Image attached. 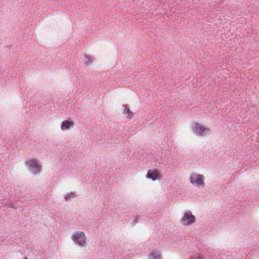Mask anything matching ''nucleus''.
<instances>
[{"instance_id":"obj_1","label":"nucleus","mask_w":259,"mask_h":259,"mask_svg":"<svg viewBox=\"0 0 259 259\" xmlns=\"http://www.w3.org/2000/svg\"><path fill=\"white\" fill-rule=\"evenodd\" d=\"M204 177L203 175L200 174H192L190 178V182L192 185L198 187H204Z\"/></svg>"},{"instance_id":"obj_2","label":"nucleus","mask_w":259,"mask_h":259,"mask_svg":"<svg viewBox=\"0 0 259 259\" xmlns=\"http://www.w3.org/2000/svg\"><path fill=\"white\" fill-rule=\"evenodd\" d=\"M72 240L78 245L83 246L86 245L87 237L85 234L83 232H76L72 236Z\"/></svg>"},{"instance_id":"obj_3","label":"nucleus","mask_w":259,"mask_h":259,"mask_svg":"<svg viewBox=\"0 0 259 259\" xmlns=\"http://www.w3.org/2000/svg\"><path fill=\"white\" fill-rule=\"evenodd\" d=\"M25 163L34 174L39 172L41 170V165L39 164L38 160L36 159H28Z\"/></svg>"},{"instance_id":"obj_4","label":"nucleus","mask_w":259,"mask_h":259,"mask_svg":"<svg viewBox=\"0 0 259 259\" xmlns=\"http://www.w3.org/2000/svg\"><path fill=\"white\" fill-rule=\"evenodd\" d=\"M183 225L185 226L191 225L196 222L195 217L190 211L185 212L181 219Z\"/></svg>"},{"instance_id":"obj_5","label":"nucleus","mask_w":259,"mask_h":259,"mask_svg":"<svg viewBox=\"0 0 259 259\" xmlns=\"http://www.w3.org/2000/svg\"><path fill=\"white\" fill-rule=\"evenodd\" d=\"M192 126L193 127V131L200 135H203L210 132L209 128L205 127L200 123H193Z\"/></svg>"},{"instance_id":"obj_6","label":"nucleus","mask_w":259,"mask_h":259,"mask_svg":"<svg viewBox=\"0 0 259 259\" xmlns=\"http://www.w3.org/2000/svg\"><path fill=\"white\" fill-rule=\"evenodd\" d=\"M147 177L154 181L160 179L161 175L159 170L155 168L148 171Z\"/></svg>"},{"instance_id":"obj_7","label":"nucleus","mask_w":259,"mask_h":259,"mask_svg":"<svg viewBox=\"0 0 259 259\" xmlns=\"http://www.w3.org/2000/svg\"><path fill=\"white\" fill-rule=\"evenodd\" d=\"M73 125L74 123L73 122L68 120H64L62 123L61 128L63 131H65L73 126Z\"/></svg>"},{"instance_id":"obj_8","label":"nucleus","mask_w":259,"mask_h":259,"mask_svg":"<svg viewBox=\"0 0 259 259\" xmlns=\"http://www.w3.org/2000/svg\"><path fill=\"white\" fill-rule=\"evenodd\" d=\"M149 259H161V255L159 251H154L151 253Z\"/></svg>"},{"instance_id":"obj_9","label":"nucleus","mask_w":259,"mask_h":259,"mask_svg":"<svg viewBox=\"0 0 259 259\" xmlns=\"http://www.w3.org/2000/svg\"><path fill=\"white\" fill-rule=\"evenodd\" d=\"M76 196V194L75 193H72V192L67 194L65 196V200L67 201L69 199L75 197Z\"/></svg>"},{"instance_id":"obj_10","label":"nucleus","mask_w":259,"mask_h":259,"mask_svg":"<svg viewBox=\"0 0 259 259\" xmlns=\"http://www.w3.org/2000/svg\"><path fill=\"white\" fill-rule=\"evenodd\" d=\"M124 112L128 114L127 118H131L134 115L133 113L130 111V110L127 107H125Z\"/></svg>"},{"instance_id":"obj_11","label":"nucleus","mask_w":259,"mask_h":259,"mask_svg":"<svg viewBox=\"0 0 259 259\" xmlns=\"http://www.w3.org/2000/svg\"><path fill=\"white\" fill-rule=\"evenodd\" d=\"M192 259H203L202 257L199 256V255H196L193 257Z\"/></svg>"},{"instance_id":"obj_12","label":"nucleus","mask_w":259,"mask_h":259,"mask_svg":"<svg viewBox=\"0 0 259 259\" xmlns=\"http://www.w3.org/2000/svg\"><path fill=\"white\" fill-rule=\"evenodd\" d=\"M24 259H28L27 257H25Z\"/></svg>"}]
</instances>
